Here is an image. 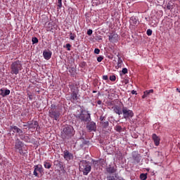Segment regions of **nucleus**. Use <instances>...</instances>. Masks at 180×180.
<instances>
[{"label": "nucleus", "instance_id": "obj_1", "mask_svg": "<svg viewBox=\"0 0 180 180\" xmlns=\"http://www.w3.org/2000/svg\"><path fill=\"white\" fill-rule=\"evenodd\" d=\"M79 167L80 172H82L83 175H88L91 172V169H92L91 163L86 160H81L79 162Z\"/></svg>", "mask_w": 180, "mask_h": 180}, {"label": "nucleus", "instance_id": "obj_2", "mask_svg": "<svg viewBox=\"0 0 180 180\" xmlns=\"http://www.w3.org/2000/svg\"><path fill=\"white\" fill-rule=\"evenodd\" d=\"M74 134H75V130H74V127L70 125H67L63 128L61 136L63 140H67V139H71Z\"/></svg>", "mask_w": 180, "mask_h": 180}, {"label": "nucleus", "instance_id": "obj_3", "mask_svg": "<svg viewBox=\"0 0 180 180\" xmlns=\"http://www.w3.org/2000/svg\"><path fill=\"white\" fill-rule=\"evenodd\" d=\"M11 74L18 75L19 72L23 70L22 61L17 60L13 62L11 65Z\"/></svg>", "mask_w": 180, "mask_h": 180}, {"label": "nucleus", "instance_id": "obj_4", "mask_svg": "<svg viewBox=\"0 0 180 180\" xmlns=\"http://www.w3.org/2000/svg\"><path fill=\"white\" fill-rule=\"evenodd\" d=\"M15 148L18 150L20 155L27 157V150H23L25 148V143H23L18 138L15 140Z\"/></svg>", "mask_w": 180, "mask_h": 180}, {"label": "nucleus", "instance_id": "obj_5", "mask_svg": "<svg viewBox=\"0 0 180 180\" xmlns=\"http://www.w3.org/2000/svg\"><path fill=\"white\" fill-rule=\"evenodd\" d=\"M60 113L59 110H57V105L51 104V108L49 110V116L53 120H58L60 119Z\"/></svg>", "mask_w": 180, "mask_h": 180}, {"label": "nucleus", "instance_id": "obj_6", "mask_svg": "<svg viewBox=\"0 0 180 180\" xmlns=\"http://www.w3.org/2000/svg\"><path fill=\"white\" fill-rule=\"evenodd\" d=\"M77 119L81 120V122H91V114L85 110H82L79 114L76 115Z\"/></svg>", "mask_w": 180, "mask_h": 180}, {"label": "nucleus", "instance_id": "obj_7", "mask_svg": "<svg viewBox=\"0 0 180 180\" xmlns=\"http://www.w3.org/2000/svg\"><path fill=\"white\" fill-rule=\"evenodd\" d=\"M122 114L124 119H131L134 116L133 110H129L127 107H122Z\"/></svg>", "mask_w": 180, "mask_h": 180}, {"label": "nucleus", "instance_id": "obj_8", "mask_svg": "<svg viewBox=\"0 0 180 180\" xmlns=\"http://www.w3.org/2000/svg\"><path fill=\"white\" fill-rule=\"evenodd\" d=\"M37 172H39V174H43V166L41 165H36L34 166L33 175L39 177V173Z\"/></svg>", "mask_w": 180, "mask_h": 180}, {"label": "nucleus", "instance_id": "obj_9", "mask_svg": "<svg viewBox=\"0 0 180 180\" xmlns=\"http://www.w3.org/2000/svg\"><path fill=\"white\" fill-rule=\"evenodd\" d=\"M63 158L68 162L71 161L74 158V155L68 150H65L63 151Z\"/></svg>", "mask_w": 180, "mask_h": 180}, {"label": "nucleus", "instance_id": "obj_10", "mask_svg": "<svg viewBox=\"0 0 180 180\" xmlns=\"http://www.w3.org/2000/svg\"><path fill=\"white\" fill-rule=\"evenodd\" d=\"M27 124L29 130H34V129L39 127V122L37 121H28Z\"/></svg>", "mask_w": 180, "mask_h": 180}, {"label": "nucleus", "instance_id": "obj_11", "mask_svg": "<svg viewBox=\"0 0 180 180\" xmlns=\"http://www.w3.org/2000/svg\"><path fill=\"white\" fill-rule=\"evenodd\" d=\"M108 37L109 41L112 43H116L119 40V35L115 32L111 33Z\"/></svg>", "mask_w": 180, "mask_h": 180}, {"label": "nucleus", "instance_id": "obj_12", "mask_svg": "<svg viewBox=\"0 0 180 180\" xmlns=\"http://www.w3.org/2000/svg\"><path fill=\"white\" fill-rule=\"evenodd\" d=\"M86 129L89 130V131H96V123L94 122H90L86 125Z\"/></svg>", "mask_w": 180, "mask_h": 180}, {"label": "nucleus", "instance_id": "obj_13", "mask_svg": "<svg viewBox=\"0 0 180 180\" xmlns=\"http://www.w3.org/2000/svg\"><path fill=\"white\" fill-rule=\"evenodd\" d=\"M10 129L13 130V133H18L19 134V137L20 136V134H23V130H22L20 128L18 127L17 126L11 125L10 126Z\"/></svg>", "mask_w": 180, "mask_h": 180}, {"label": "nucleus", "instance_id": "obj_14", "mask_svg": "<svg viewBox=\"0 0 180 180\" xmlns=\"http://www.w3.org/2000/svg\"><path fill=\"white\" fill-rule=\"evenodd\" d=\"M117 171V167L110 165L106 167V172L108 174H115Z\"/></svg>", "mask_w": 180, "mask_h": 180}, {"label": "nucleus", "instance_id": "obj_15", "mask_svg": "<svg viewBox=\"0 0 180 180\" xmlns=\"http://www.w3.org/2000/svg\"><path fill=\"white\" fill-rule=\"evenodd\" d=\"M152 139L154 141L155 146H160V137L158 136H157V134H153L152 136Z\"/></svg>", "mask_w": 180, "mask_h": 180}, {"label": "nucleus", "instance_id": "obj_16", "mask_svg": "<svg viewBox=\"0 0 180 180\" xmlns=\"http://www.w3.org/2000/svg\"><path fill=\"white\" fill-rule=\"evenodd\" d=\"M129 22L132 26H136V25L139 23V19L134 16H132L130 18Z\"/></svg>", "mask_w": 180, "mask_h": 180}, {"label": "nucleus", "instance_id": "obj_17", "mask_svg": "<svg viewBox=\"0 0 180 180\" xmlns=\"http://www.w3.org/2000/svg\"><path fill=\"white\" fill-rule=\"evenodd\" d=\"M0 91H1L0 95H1L3 98H5V96H8V95L11 94V90L9 89L4 90V89H1Z\"/></svg>", "mask_w": 180, "mask_h": 180}, {"label": "nucleus", "instance_id": "obj_18", "mask_svg": "<svg viewBox=\"0 0 180 180\" xmlns=\"http://www.w3.org/2000/svg\"><path fill=\"white\" fill-rule=\"evenodd\" d=\"M117 57L118 60L116 68H122V65H123V60H122V58H120V55L119 53L117 55Z\"/></svg>", "mask_w": 180, "mask_h": 180}, {"label": "nucleus", "instance_id": "obj_19", "mask_svg": "<svg viewBox=\"0 0 180 180\" xmlns=\"http://www.w3.org/2000/svg\"><path fill=\"white\" fill-rule=\"evenodd\" d=\"M150 94H154V89H150V90H146L143 92V95L142 96V99H146Z\"/></svg>", "mask_w": 180, "mask_h": 180}, {"label": "nucleus", "instance_id": "obj_20", "mask_svg": "<svg viewBox=\"0 0 180 180\" xmlns=\"http://www.w3.org/2000/svg\"><path fill=\"white\" fill-rule=\"evenodd\" d=\"M43 56L45 60H50L51 58V52L44 51Z\"/></svg>", "mask_w": 180, "mask_h": 180}, {"label": "nucleus", "instance_id": "obj_21", "mask_svg": "<svg viewBox=\"0 0 180 180\" xmlns=\"http://www.w3.org/2000/svg\"><path fill=\"white\" fill-rule=\"evenodd\" d=\"M20 139H21L25 143H30V138L28 136H23V134H20Z\"/></svg>", "mask_w": 180, "mask_h": 180}, {"label": "nucleus", "instance_id": "obj_22", "mask_svg": "<svg viewBox=\"0 0 180 180\" xmlns=\"http://www.w3.org/2000/svg\"><path fill=\"white\" fill-rule=\"evenodd\" d=\"M71 98L72 101H78V92L77 91H72L71 94Z\"/></svg>", "mask_w": 180, "mask_h": 180}, {"label": "nucleus", "instance_id": "obj_23", "mask_svg": "<svg viewBox=\"0 0 180 180\" xmlns=\"http://www.w3.org/2000/svg\"><path fill=\"white\" fill-rule=\"evenodd\" d=\"M114 112L117 115H122V110H120V107H115V108H114Z\"/></svg>", "mask_w": 180, "mask_h": 180}, {"label": "nucleus", "instance_id": "obj_24", "mask_svg": "<svg viewBox=\"0 0 180 180\" xmlns=\"http://www.w3.org/2000/svg\"><path fill=\"white\" fill-rule=\"evenodd\" d=\"M44 167L46 169H50L51 168V163L50 162H44Z\"/></svg>", "mask_w": 180, "mask_h": 180}, {"label": "nucleus", "instance_id": "obj_25", "mask_svg": "<svg viewBox=\"0 0 180 180\" xmlns=\"http://www.w3.org/2000/svg\"><path fill=\"white\" fill-rule=\"evenodd\" d=\"M116 178H117V174H115V176H108L107 180H117Z\"/></svg>", "mask_w": 180, "mask_h": 180}, {"label": "nucleus", "instance_id": "obj_26", "mask_svg": "<svg viewBox=\"0 0 180 180\" xmlns=\"http://www.w3.org/2000/svg\"><path fill=\"white\" fill-rule=\"evenodd\" d=\"M140 179L141 180H146L147 179V174L142 173L140 174Z\"/></svg>", "mask_w": 180, "mask_h": 180}, {"label": "nucleus", "instance_id": "obj_27", "mask_svg": "<svg viewBox=\"0 0 180 180\" xmlns=\"http://www.w3.org/2000/svg\"><path fill=\"white\" fill-rule=\"evenodd\" d=\"M75 37H77V35L70 32V40H75Z\"/></svg>", "mask_w": 180, "mask_h": 180}, {"label": "nucleus", "instance_id": "obj_28", "mask_svg": "<svg viewBox=\"0 0 180 180\" xmlns=\"http://www.w3.org/2000/svg\"><path fill=\"white\" fill-rule=\"evenodd\" d=\"M32 44H36L39 43V39H37V37H32Z\"/></svg>", "mask_w": 180, "mask_h": 180}, {"label": "nucleus", "instance_id": "obj_29", "mask_svg": "<svg viewBox=\"0 0 180 180\" xmlns=\"http://www.w3.org/2000/svg\"><path fill=\"white\" fill-rule=\"evenodd\" d=\"M115 130H116V131H118L119 133H120V131H122V126L117 125L115 127Z\"/></svg>", "mask_w": 180, "mask_h": 180}, {"label": "nucleus", "instance_id": "obj_30", "mask_svg": "<svg viewBox=\"0 0 180 180\" xmlns=\"http://www.w3.org/2000/svg\"><path fill=\"white\" fill-rule=\"evenodd\" d=\"M146 34H147L148 36H151V34H153V30H151V29L147 30V31H146Z\"/></svg>", "mask_w": 180, "mask_h": 180}, {"label": "nucleus", "instance_id": "obj_31", "mask_svg": "<svg viewBox=\"0 0 180 180\" xmlns=\"http://www.w3.org/2000/svg\"><path fill=\"white\" fill-rule=\"evenodd\" d=\"M110 80L114 82V81H116V76L115 75L110 76Z\"/></svg>", "mask_w": 180, "mask_h": 180}, {"label": "nucleus", "instance_id": "obj_32", "mask_svg": "<svg viewBox=\"0 0 180 180\" xmlns=\"http://www.w3.org/2000/svg\"><path fill=\"white\" fill-rule=\"evenodd\" d=\"M82 143H80V147H84L85 146V139H81Z\"/></svg>", "mask_w": 180, "mask_h": 180}, {"label": "nucleus", "instance_id": "obj_33", "mask_svg": "<svg viewBox=\"0 0 180 180\" xmlns=\"http://www.w3.org/2000/svg\"><path fill=\"white\" fill-rule=\"evenodd\" d=\"M122 72L124 74V75H126L127 74V72H129V71L127 70V68H124L122 70Z\"/></svg>", "mask_w": 180, "mask_h": 180}, {"label": "nucleus", "instance_id": "obj_34", "mask_svg": "<svg viewBox=\"0 0 180 180\" xmlns=\"http://www.w3.org/2000/svg\"><path fill=\"white\" fill-rule=\"evenodd\" d=\"M66 49H67L68 51H71V44H67Z\"/></svg>", "mask_w": 180, "mask_h": 180}, {"label": "nucleus", "instance_id": "obj_35", "mask_svg": "<svg viewBox=\"0 0 180 180\" xmlns=\"http://www.w3.org/2000/svg\"><path fill=\"white\" fill-rule=\"evenodd\" d=\"M101 53V50L98 48L94 49V53L95 54H99Z\"/></svg>", "mask_w": 180, "mask_h": 180}, {"label": "nucleus", "instance_id": "obj_36", "mask_svg": "<svg viewBox=\"0 0 180 180\" xmlns=\"http://www.w3.org/2000/svg\"><path fill=\"white\" fill-rule=\"evenodd\" d=\"M102 60H103V56H98L97 58L98 63H101Z\"/></svg>", "mask_w": 180, "mask_h": 180}, {"label": "nucleus", "instance_id": "obj_37", "mask_svg": "<svg viewBox=\"0 0 180 180\" xmlns=\"http://www.w3.org/2000/svg\"><path fill=\"white\" fill-rule=\"evenodd\" d=\"M27 96H28L30 101H33V95L27 93Z\"/></svg>", "mask_w": 180, "mask_h": 180}, {"label": "nucleus", "instance_id": "obj_38", "mask_svg": "<svg viewBox=\"0 0 180 180\" xmlns=\"http://www.w3.org/2000/svg\"><path fill=\"white\" fill-rule=\"evenodd\" d=\"M58 8H61L63 6V1H58Z\"/></svg>", "mask_w": 180, "mask_h": 180}, {"label": "nucleus", "instance_id": "obj_39", "mask_svg": "<svg viewBox=\"0 0 180 180\" xmlns=\"http://www.w3.org/2000/svg\"><path fill=\"white\" fill-rule=\"evenodd\" d=\"M103 79H104V81H108L109 79V77H108V75H103Z\"/></svg>", "mask_w": 180, "mask_h": 180}, {"label": "nucleus", "instance_id": "obj_40", "mask_svg": "<svg viewBox=\"0 0 180 180\" xmlns=\"http://www.w3.org/2000/svg\"><path fill=\"white\" fill-rule=\"evenodd\" d=\"M92 33H93L92 30H89L87 31V34H88L89 36H91V35H92Z\"/></svg>", "mask_w": 180, "mask_h": 180}, {"label": "nucleus", "instance_id": "obj_41", "mask_svg": "<svg viewBox=\"0 0 180 180\" xmlns=\"http://www.w3.org/2000/svg\"><path fill=\"white\" fill-rule=\"evenodd\" d=\"M109 126V122L106 121L104 122V127H108Z\"/></svg>", "mask_w": 180, "mask_h": 180}, {"label": "nucleus", "instance_id": "obj_42", "mask_svg": "<svg viewBox=\"0 0 180 180\" xmlns=\"http://www.w3.org/2000/svg\"><path fill=\"white\" fill-rule=\"evenodd\" d=\"M132 95H137V91L132 90L131 92Z\"/></svg>", "mask_w": 180, "mask_h": 180}, {"label": "nucleus", "instance_id": "obj_43", "mask_svg": "<svg viewBox=\"0 0 180 180\" xmlns=\"http://www.w3.org/2000/svg\"><path fill=\"white\" fill-rule=\"evenodd\" d=\"M97 103H98V105H102V101L98 100V101H97Z\"/></svg>", "mask_w": 180, "mask_h": 180}, {"label": "nucleus", "instance_id": "obj_44", "mask_svg": "<svg viewBox=\"0 0 180 180\" xmlns=\"http://www.w3.org/2000/svg\"><path fill=\"white\" fill-rule=\"evenodd\" d=\"M103 119H105V117H100V120L101 121V122H103Z\"/></svg>", "mask_w": 180, "mask_h": 180}, {"label": "nucleus", "instance_id": "obj_45", "mask_svg": "<svg viewBox=\"0 0 180 180\" xmlns=\"http://www.w3.org/2000/svg\"><path fill=\"white\" fill-rule=\"evenodd\" d=\"M167 9H171V5H169V4H168L167 6Z\"/></svg>", "mask_w": 180, "mask_h": 180}, {"label": "nucleus", "instance_id": "obj_46", "mask_svg": "<svg viewBox=\"0 0 180 180\" xmlns=\"http://www.w3.org/2000/svg\"><path fill=\"white\" fill-rule=\"evenodd\" d=\"M23 127H29V124H24Z\"/></svg>", "mask_w": 180, "mask_h": 180}, {"label": "nucleus", "instance_id": "obj_47", "mask_svg": "<svg viewBox=\"0 0 180 180\" xmlns=\"http://www.w3.org/2000/svg\"><path fill=\"white\" fill-rule=\"evenodd\" d=\"M176 91L179 92V94H180V89H176Z\"/></svg>", "mask_w": 180, "mask_h": 180}, {"label": "nucleus", "instance_id": "obj_48", "mask_svg": "<svg viewBox=\"0 0 180 180\" xmlns=\"http://www.w3.org/2000/svg\"><path fill=\"white\" fill-rule=\"evenodd\" d=\"M93 94H96V91H93Z\"/></svg>", "mask_w": 180, "mask_h": 180}, {"label": "nucleus", "instance_id": "obj_49", "mask_svg": "<svg viewBox=\"0 0 180 180\" xmlns=\"http://www.w3.org/2000/svg\"><path fill=\"white\" fill-rule=\"evenodd\" d=\"M63 1V0H58V1Z\"/></svg>", "mask_w": 180, "mask_h": 180}, {"label": "nucleus", "instance_id": "obj_50", "mask_svg": "<svg viewBox=\"0 0 180 180\" xmlns=\"http://www.w3.org/2000/svg\"><path fill=\"white\" fill-rule=\"evenodd\" d=\"M137 162H140V161H139V160H138V161H137Z\"/></svg>", "mask_w": 180, "mask_h": 180}]
</instances>
